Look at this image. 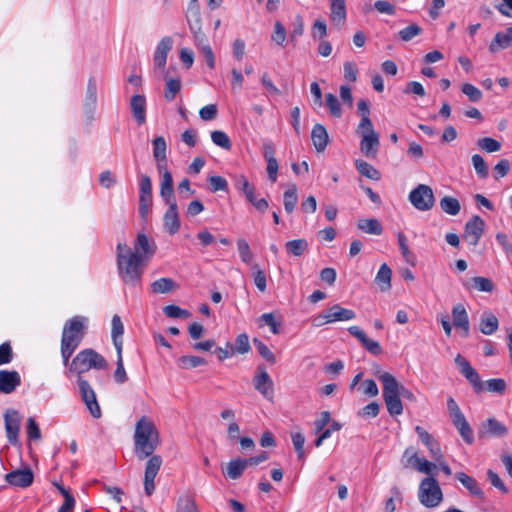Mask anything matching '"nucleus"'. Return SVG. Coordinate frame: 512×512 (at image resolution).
<instances>
[{
  "label": "nucleus",
  "mask_w": 512,
  "mask_h": 512,
  "mask_svg": "<svg viewBox=\"0 0 512 512\" xmlns=\"http://www.w3.org/2000/svg\"><path fill=\"white\" fill-rule=\"evenodd\" d=\"M153 157L157 164V169L162 172L167 166V143L163 136H157L152 141Z\"/></svg>",
  "instance_id": "393cba45"
},
{
  "label": "nucleus",
  "mask_w": 512,
  "mask_h": 512,
  "mask_svg": "<svg viewBox=\"0 0 512 512\" xmlns=\"http://www.w3.org/2000/svg\"><path fill=\"white\" fill-rule=\"evenodd\" d=\"M311 140L317 152H323L328 144L329 136L322 124H315L311 131Z\"/></svg>",
  "instance_id": "c85d7f7f"
},
{
  "label": "nucleus",
  "mask_w": 512,
  "mask_h": 512,
  "mask_svg": "<svg viewBox=\"0 0 512 512\" xmlns=\"http://www.w3.org/2000/svg\"><path fill=\"white\" fill-rule=\"evenodd\" d=\"M211 139L215 145H217L225 150H231V148H232V143H231L229 136L223 131H219V130L213 131L211 133Z\"/></svg>",
  "instance_id": "13d9d810"
},
{
  "label": "nucleus",
  "mask_w": 512,
  "mask_h": 512,
  "mask_svg": "<svg viewBox=\"0 0 512 512\" xmlns=\"http://www.w3.org/2000/svg\"><path fill=\"white\" fill-rule=\"evenodd\" d=\"M253 343L257 352L261 355L263 359H265L269 364L273 365L276 363V357L274 353L270 350V348L258 338L253 339Z\"/></svg>",
  "instance_id": "8fccbe9b"
},
{
  "label": "nucleus",
  "mask_w": 512,
  "mask_h": 512,
  "mask_svg": "<svg viewBox=\"0 0 512 512\" xmlns=\"http://www.w3.org/2000/svg\"><path fill=\"white\" fill-rule=\"evenodd\" d=\"M21 384V376L16 370H0V392L10 394Z\"/></svg>",
  "instance_id": "4be33fe9"
},
{
  "label": "nucleus",
  "mask_w": 512,
  "mask_h": 512,
  "mask_svg": "<svg viewBox=\"0 0 512 512\" xmlns=\"http://www.w3.org/2000/svg\"><path fill=\"white\" fill-rule=\"evenodd\" d=\"M391 276L392 270L386 263H383L375 277V282L380 287L381 291H388L391 288Z\"/></svg>",
  "instance_id": "4c0bfd02"
},
{
  "label": "nucleus",
  "mask_w": 512,
  "mask_h": 512,
  "mask_svg": "<svg viewBox=\"0 0 512 512\" xmlns=\"http://www.w3.org/2000/svg\"><path fill=\"white\" fill-rule=\"evenodd\" d=\"M331 323L337 321H349L356 317V313L347 308H343L340 304H334L328 308V316Z\"/></svg>",
  "instance_id": "473e14b6"
},
{
  "label": "nucleus",
  "mask_w": 512,
  "mask_h": 512,
  "mask_svg": "<svg viewBox=\"0 0 512 512\" xmlns=\"http://www.w3.org/2000/svg\"><path fill=\"white\" fill-rule=\"evenodd\" d=\"M164 227L170 235L176 234L180 229L178 206L168 207L163 217Z\"/></svg>",
  "instance_id": "7c9ffc66"
},
{
  "label": "nucleus",
  "mask_w": 512,
  "mask_h": 512,
  "mask_svg": "<svg viewBox=\"0 0 512 512\" xmlns=\"http://www.w3.org/2000/svg\"><path fill=\"white\" fill-rule=\"evenodd\" d=\"M159 432L152 420L142 416L135 427V455L139 460L151 456L159 445Z\"/></svg>",
  "instance_id": "20e7f679"
},
{
  "label": "nucleus",
  "mask_w": 512,
  "mask_h": 512,
  "mask_svg": "<svg viewBox=\"0 0 512 512\" xmlns=\"http://www.w3.org/2000/svg\"><path fill=\"white\" fill-rule=\"evenodd\" d=\"M163 312L167 317H170V318L187 319V318L191 317L190 311L183 309L174 304L165 306L163 308Z\"/></svg>",
  "instance_id": "6e6d98bb"
},
{
  "label": "nucleus",
  "mask_w": 512,
  "mask_h": 512,
  "mask_svg": "<svg viewBox=\"0 0 512 512\" xmlns=\"http://www.w3.org/2000/svg\"><path fill=\"white\" fill-rule=\"evenodd\" d=\"M508 434V428L502 422L496 418L491 417L481 423L478 431L480 439H486L490 437H505Z\"/></svg>",
  "instance_id": "4468645a"
},
{
  "label": "nucleus",
  "mask_w": 512,
  "mask_h": 512,
  "mask_svg": "<svg viewBox=\"0 0 512 512\" xmlns=\"http://www.w3.org/2000/svg\"><path fill=\"white\" fill-rule=\"evenodd\" d=\"M298 202V194L297 188L295 185H292L289 189H287L283 194V203L285 211L288 214H291Z\"/></svg>",
  "instance_id": "a18cd8bd"
},
{
  "label": "nucleus",
  "mask_w": 512,
  "mask_h": 512,
  "mask_svg": "<svg viewBox=\"0 0 512 512\" xmlns=\"http://www.w3.org/2000/svg\"><path fill=\"white\" fill-rule=\"evenodd\" d=\"M411 461L414 462V466L419 472L425 473L427 475H433L434 470L437 467L434 463L428 461L427 459L419 458L416 452L410 454L408 462Z\"/></svg>",
  "instance_id": "a19ab883"
},
{
  "label": "nucleus",
  "mask_w": 512,
  "mask_h": 512,
  "mask_svg": "<svg viewBox=\"0 0 512 512\" xmlns=\"http://www.w3.org/2000/svg\"><path fill=\"white\" fill-rule=\"evenodd\" d=\"M377 377L383 385V399L390 415L396 416L402 414L403 405L401 397L413 403L417 402L415 394L405 386L399 384L397 379L389 372H378Z\"/></svg>",
  "instance_id": "f03ea898"
},
{
  "label": "nucleus",
  "mask_w": 512,
  "mask_h": 512,
  "mask_svg": "<svg viewBox=\"0 0 512 512\" xmlns=\"http://www.w3.org/2000/svg\"><path fill=\"white\" fill-rule=\"evenodd\" d=\"M157 250V245L154 240L150 239L146 234L139 233L134 244V251L132 253H139L143 261H148Z\"/></svg>",
  "instance_id": "aec40b11"
},
{
  "label": "nucleus",
  "mask_w": 512,
  "mask_h": 512,
  "mask_svg": "<svg viewBox=\"0 0 512 512\" xmlns=\"http://www.w3.org/2000/svg\"><path fill=\"white\" fill-rule=\"evenodd\" d=\"M408 199L419 211H428L432 209L435 204L433 190L430 186L425 184H419L415 187L409 193Z\"/></svg>",
  "instance_id": "6e6552de"
},
{
  "label": "nucleus",
  "mask_w": 512,
  "mask_h": 512,
  "mask_svg": "<svg viewBox=\"0 0 512 512\" xmlns=\"http://www.w3.org/2000/svg\"><path fill=\"white\" fill-rule=\"evenodd\" d=\"M246 200L252 204L255 209L261 213H265L269 208V203L265 198H257L256 197V188L251 191H248L246 195H244Z\"/></svg>",
  "instance_id": "09e8293b"
},
{
  "label": "nucleus",
  "mask_w": 512,
  "mask_h": 512,
  "mask_svg": "<svg viewBox=\"0 0 512 512\" xmlns=\"http://www.w3.org/2000/svg\"><path fill=\"white\" fill-rule=\"evenodd\" d=\"M512 45V27L506 28L505 31L497 32L494 39L489 45V51L492 53L501 49H507Z\"/></svg>",
  "instance_id": "cd10ccee"
},
{
  "label": "nucleus",
  "mask_w": 512,
  "mask_h": 512,
  "mask_svg": "<svg viewBox=\"0 0 512 512\" xmlns=\"http://www.w3.org/2000/svg\"><path fill=\"white\" fill-rule=\"evenodd\" d=\"M97 103V85L94 78H89L87 84V90L84 100V110L87 114H92L95 110Z\"/></svg>",
  "instance_id": "72a5a7b5"
},
{
  "label": "nucleus",
  "mask_w": 512,
  "mask_h": 512,
  "mask_svg": "<svg viewBox=\"0 0 512 512\" xmlns=\"http://www.w3.org/2000/svg\"><path fill=\"white\" fill-rule=\"evenodd\" d=\"M251 349L248 335L245 333L239 334L235 339L234 353L245 354Z\"/></svg>",
  "instance_id": "e2e57ef3"
},
{
  "label": "nucleus",
  "mask_w": 512,
  "mask_h": 512,
  "mask_svg": "<svg viewBox=\"0 0 512 512\" xmlns=\"http://www.w3.org/2000/svg\"><path fill=\"white\" fill-rule=\"evenodd\" d=\"M472 164L479 178L485 179L489 175L488 165L484 158L479 154L472 156Z\"/></svg>",
  "instance_id": "864d4df0"
},
{
  "label": "nucleus",
  "mask_w": 512,
  "mask_h": 512,
  "mask_svg": "<svg viewBox=\"0 0 512 512\" xmlns=\"http://www.w3.org/2000/svg\"><path fill=\"white\" fill-rule=\"evenodd\" d=\"M257 375L253 379L254 388L267 400L274 397V384L263 365L257 367Z\"/></svg>",
  "instance_id": "ddd939ff"
},
{
  "label": "nucleus",
  "mask_w": 512,
  "mask_h": 512,
  "mask_svg": "<svg viewBox=\"0 0 512 512\" xmlns=\"http://www.w3.org/2000/svg\"><path fill=\"white\" fill-rule=\"evenodd\" d=\"M246 467L247 466L243 458L232 459L228 462L224 475L232 480L239 479Z\"/></svg>",
  "instance_id": "e433bc0d"
},
{
  "label": "nucleus",
  "mask_w": 512,
  "mask_h": 512,
  "mask_svg": "<svg viewBox=\"0 0 512 512\" xmlns=\"http://www.w3.org/2000/svg\"><path fill=\"white\" fill-rule=\"evenodd\" d=\"M463 285L469 290H477L480 292H492L494 290V283L486 277L476 276L472 277L468 282Z\"/></svg>",
  "instance_id": "c9c22d12"
},
{
  "label": "nucleus",
  "mask_w": 512,
  "mask_h": 512,
  "mask_svg": "<svg viewBox=\"0 0 512 512\" xmlns=\"http://www.w3.org/2000/svg\"><path fill=\"white\" fill-rule=\"evenodd\" d=\"M6 482L14 487L27 488L34 481V474L30 467L13 470L5 475Z\"/></svg>",
  "instance_id": "2eb2a0df"
},
{
  "label": "nucleus",
  "mask_w": 512,
  "mask_h": 512,
  "mask_svg": "<svg viewBox=\"0 0 512 512\" xmlns=\"http://www.w3.org/2000/svg\"><path fill=\"white\" fill-rule=\"evenodd\" d=\"M116 260L119 277L130 286L140 284L145 261L139 253H132L126 243H118L116 246Z\"/></svg>",
  "instance_id": "f257e3e1"
},
{
  "label": "nucleus",
  "mask_w": 512,
  "mask_h": 512,
  "mask_svg": "<svg viewBox=\"0 0 512 512\" xmlns=\"http://www.w3.org/2000/svg\"><path fill=\"white\" fill-rule=\"evenodd\" d=\"M186 18L189 27L193 26V28L196 29L198 25H201L200 7L197 0H191L189 2Z\"/></svg>",
  "instance_id": "ea45409f"
},
{
  "label": "nucleus",
  "mask_w": 512,
  "mask_h": 512,
  "mask_svg": "<svg viewBox=\"0 0 512 512\" xmlns=\"http://www.w3.org/2000/svg\"><path fill=\"white\" fill-rule=\"evenodd\" d=\"M499 327V321L496 315L490 311H484L481 314L479 322V330L484 335L494 334Z\"/></svg>",
  "instance_id": "c756f323"
},
{
  "label": "nucleus",
  "mask_w": 512,
  "mask_h": 512,
  "mask_svg": "<svg viewBox=\"0 0 512 512\" xmlns=\"http://www.w3.org/2000/svg\"><path fill=\"white\" fill-rule=\"evenodd\" d=\"M355 168L362 176L369 178L371 180L377 181L380 180L381 178L380 172L371 164L362 159L355 160Z\"/></svg>",
  "instance_id": "58836bf2"
},
{
  "label": "nucleus",
  "mask_w": 512,
  "mask_h": 512,
  "mask_svg": "<svg viewBox=\"0 0 512 512\" xmlns=\"http://www.w3.org/2000/svg\"><path fill=\"white\" fill-rule=\"evenodd\" d=\"M421 33H422V28L418 24L412 23L409 26L401 29L398 32V37L402 41L408 42V41L412 40L414 37L420 35Z\"/></svg>",
  "instance_id": "5fc2aeb1"
},
{
  "label": "nucleus",
  "mask_w": 512,
  "mask_h": 512,
  "mask_svg": "<svg viewBox=\"0 0 512 512\" xmlns=\"http://www.w3.org/2000/svg\"><path fill=\"white\" fill-rule=\"evenodd\" d=\"M461 91L468 97L471 102H478L482 99V92L476 86L465 83L462 85Z\"/></svg>",
  "instance_id": "338daca9"
},
{
  "label": "nucleus",
  "mask_w": 512,
  "mask_h": 512,
  "mask_svg": "<svg viewBox=\"0 0 512 512\" xmlns=\"http://www.w3.org/2000/svg\"><path fill=\"white\" fill-rule=\"evenodd\" d=\"M461 374L469 381L476 393L484 391V382L481 381L478 372L470 365V363L460 354L455 358Z\"/></svg>",
  "instance_id": "f8f14e48"
},
{
  "label": "nucleus",
  "mask_w": 512,
  "mask_h": 512,
  "mask_svg": "<svg viewBox=\"0 0 512 512\" xmlns=\"http://www.w3.org/2000/svg\"><path fill=\"white\" fill-rule=\"evenodd\" d=\"M177 364L181 369H191L207 364V361L200 356H181L177 360Z\"/></svg>",
  "instance_id": "de8ad7c7"
},
{
  "label": "nucleus",
  "mask_w": 512,
  "mask_h": 512,
  "mask_svg": "<svg viewBox=\"0 0 512 512\" xmlns=\"http://www.w3.org/2000/svg\"><path fill=\"white\" fill-rule=\"evenodd\" d=\"M291 439L293 446L295 448V451L297 453V457L299 460H303L305 457L304 452V444H305V437L301 432H295L291 434Z\"/></svg>",
  "instance_id": "680f3d73"
},
{
  "label": "nucleus",
  "mask_w": 512,
  "mask_h": 512,
  "mask_svg": "<svg viewBox=\"0 0 512 512\" xmlns=\"http://www.w3.org/2000/svg\"><path fill=\"white\" fill-rule=\"evenodd\" d=\"M173 47V39L170 36L163 37L157 44L154 52V65L159 69H164L167 62L169 51Z\"/></svg>",
  "instance_id": "b1692460"
},
{
  "label": "nucleus",
  "mask_w": 512,
  "mask_h": 512,
  "mask_svg": "<svg viewBox=\"0 0 512 512\" xmlns=\"http://www.w3.org/2000/svg\"><path fill=\"white\" fill-rule=\"evenodd\" d=\"M176 283L171 278H160L151 284V291L157 294H164L172 291L176 287Z\"/></svg>",
  "instance_id": "37998d69"
},
{
  "label": "nucleus",
  "mask_w": 512,
  "mask_h": 512,
  "mask_svg": "<svg viewBox=\"0 0 512 512\" xmlns=\"http://www.w3.org/2000/svg\"><path fill=\"white\" fill-rule=\"evenodd\" d=\"M477 146L488 153L497 152L501 149V143L491 137H484L477 140Z\"/></svg>",
  "instance_id": "603ef678"
},
{
  "label": "nucleus",
  "mask_w": 512,
  "mask_h": 512,
  "mask_svg": "<svg viewBox=\"0 0 512 512\" xmlns=\"http://www.w3.org/2000/svg\"><path fill=\"white\" fill-rule=\"evenodd\" d=\"M150 458L146 462L145 472H144V491L147 496H151L155 490L154 479L157 476L163 460L160 455L152 454L149 456Z\"/></svg>",
  "instance_id": "9d476101"
},
{
  "label": "nucleus",
  "mask_w": 512,
  "mask_h": 512,
  "mask_svg": "<svg viewBox=\"0 0 512 512\" xmlns=\"http://www.w3.org/2000/svg\"><path fill=\"white\" fill-rule=\"evenodd\" d=\"M87 328L88 318L84 316L77 315L65 322L61 336V357L64 366H68V361L81 344Z\"/></svg>",
  "instance_id": "7ed1b4c3"
},
{
  "label": "nucleus",
  "mask_w": 512,
  "mask_h": 512,
  "mask_svg": "<svg viewBox=\"0 0 512 512\" xmlns=\"http://www.w3.org/2000/svg\"><path fill=\"white\" fill-rule=\"evenodd\" d=\"M415 432L417 433L421 442L429 450L431 457L434 460L439 461L443 455H442V451H441L438 441L430 433H428L423 427H421L419 425L415 427Z\"/></svg>",
  "instance_id": "412c9836"
},
{
  "label": "nucleus",
  "mask_w": 512,
  "mask_h": 512,
  "mask_svg": "<svg viewBox=\"0 0 512 512\" xmlns=\"http://www.w3.org/2000/svg\"><path fill=\"white\" fill-rule=\"evenodd\" d=\"M348 332L357 338L361 345L372 355L378 356L383 352L380 343L369 338L359 326H350Z\"/></svg>",
  "instance_id": "6ab92c4d"
},
{
  "label": "nucleus",
  "mask_w": 512,
  "mask_h": 512,
  "mask_svg": "<svg viewBox=\"0 0 512 512\" xmlns=\"http://www.w3.org/2000/svg\"><path fill=\"white\" fill-rule=\"evenodd\" d=\"M124 325L119 315L115 314L111 320V338L116 351L123 350Z\"/></svg>",
  "instance_id": "2f4dec72"
},
{
  "label": "nucleus",
  "mask_w": 512,
  "mask_h": 512,
  "mask_svg": "<svg viewBox=\"0 0 512 512\" xmlns=\"http://www.w3.org/2000/svg\"><path fill=\"white\" fill-rule=\"evenodd\" d=\"M447 409L449 412L450 419L452 424L458 430L463 441L471 445L474 442V433L473 430L466 420L464 414L462 413L459 405L454 400L453 397H449L447 400Z\"/></svg>",
  "instance_id": "423d86ee"
},
{
  "label": "nucleus",
  "mask_w": 512,
  "mask_h": 512,
  "mask_svg": "<svg viewBox=\"0 0 512 512\" xmlns=\"http://www.w3.org/2000/svg\"><path fill=\"white\" fill-rule=\"evenodd\" d=\"M357 227L365 233L381 235L383 228L377 219H360Z\"/></svg>",
  "instance_id": "79ce46f5"
},
{
  "label": "nucleus",
  "mask_w": 512,
  "mask_h": 512,
  "mask_svg": "<svg viewBox=\"0 0 512 512\" xmlns=\"http://www.w3.org/2000/svg\"><path fill=\"white\" fill-rule=\"evenodd\" d=\"M4 421L8 442L16 445L19 441L18 435L21 422L19 412L15 409H8L4 415Z\"/></svg>",
  "instance_id": "dca6fc26"
},
{
  "label": "nucleus",
  "mask_w": 512,
  "mask_h": 512,
  "mask_svg": "<svg viewBox=\"0 0 512 512\" xmlns=\"http://www.w3.org/2000/svg\"><path fill=\"white\" fill-rule=\"evenodd\" d=\"M418 498L420 503L427 508L437 507L442 502L443 493L434 477H426L421 481Z\"/></svg>",
  "instance_id": "0eeeda50"
},
{
  "label": "nucleus",
  "mask_w": 512,
  "mask_h": 512,
  "mask_svg": "<svg viewBox=\"0 0 512 512\" xmlns=\"http://www.w3.org/2000/svg\"><path fill=\"white\" fill-rule=\"evenodd\" d=\"M181 89L180 79L169 78L166 80L164 97L167 101L175 99Z\"/></svg>",
  "instance_id": "3c124183"
},
{
  "label": "nucleus",
  "mask_w": 512,
  "mask_h": 512,
  "mask_svg": "<svg viewBox=\"0 0 512 512\" xmlns=\"http://www.w3.org/2000/svg\"><path fill=\"white\" fill-rule=\"evenodd\" d=\"M237 248L241 261L245 264H250L253 259V253L251 252L249 243L245 239H238Z\"/></svg>",
  "instance_id": "052dcab7"
},
{
  "label": "nucleus",
  "mask_w": 512,
  "mask_h": 512,
  "mask_svg": "<svg viewBox=\"0 0 512 512\" xmlns=\"http://www.w3.org/2000/svg\"><path fill=\"white\" fill-rule=\"evenodd\" d=\"M484 390L503 394L506 390V382L501 378L487 380L484 382Z\"/></svg>",
  "instance_id": "0e129e2a"
},
{
  "label": "nucleus",
  "mask_w": 512,
  "mask_h": 512,
  "mask_svg": "<svg viewBox=\"0 0 512 512\" xmlns=\"http://www.w3.org/2000/svg\"><path fill=\"white\" fill-rule=\"evenodd\" d=\"M453 326L462 330V336L468 337L470 334V322L466 308L463 304H456L452 308Z\"/></svg>",
  "instance_id": "5701e85b"
},
{
  "label": "nucleus",
  "mask_w": 512,
  "mask_h": 512,
  "mask_svg": "<svg viewBox=\"0 0 512 512\" xmlns=\"http://www.w3.org/2000/svg\"><path fill=\"white\" fill-rule=\"evenodd\" d=\"M439 205L442 211L451 216L457 215L461 209L460 202L458 201V199L451 196H444L440 200Z\"/></svg>",
  "instance_id": "c03bdc74"
},
{
  "label": "nucleus",
  "mask_w": 512,
  "mask_h": 512,
  "mask_svg": "<svg viewBox=\"0 0 512 512\" xmlns=\"http://www.w3.org/2000/svg\"><path fill=\"white\" fill-rule=\"evenodd\" d=\"M485 223L483 219L475 215L466 224L464 230V239L469 245L476 246L484 233Z\"/></svg>",
  "instance_id": "f3484780"
},
{
  "label": "nucleus",
  "mask_w": 512,
  "mask_h": 512,
  "mask_svg": "<svg viewBox=\"0 0 512 512\" xmlns=\"http://www.w3.org/2000/svg\"><path fill=\"white\" fill-rule=\"evenodd\" d=\"M325 97L331 116L340 118L342 116V108L338 98L333 93H327Z\"/></svg>",
  "instance_id": "bf43d9fd"
},
{
  "label": "nucleus",
  "mask_w": 512,
  "mask_h": 512,
  "mask_svg": "<svg viewBox=\"0 0 512 512\" xmlns=\"http://www.w3.org/2000/svg\"><path fill=\"white\" fill-rule=\"evenodd\" d=\"M77 383L79 386V392H80L82 401L85 403L90 414L94 418H100L102 415V412H101V408L98 404L95 391L90 386L89 382L83 378V376L79 375V378H77Z\"/></svg>",
  "instance_id": "1a4fd4ad"
},
{
  "label": "nucleus",
  "mask_w": 512,
  "mask_h": 512,
  "mask_svg": "<svg viewBox=\"0 0 512 512\" xmlns=\"http://www.w3.org/2000/svg\"><path fill=\"white\" fill-rule=\"evenodd\" d=\"M117 352L116 369L114 371V379L118 384H123L128 380L127 373L124 368L122 350Z\"/></svg>",
  "instance_id": "4d7b16f0"
},
{
  "label": "nucleus",
  "mask_w": 512,
  "mask_h": 512,
  "mask_svg": "<svg viewBox=\"0 0 512 512\" xmlns=\"http://www.w3.org/2000/svg\"><path fill=\"white\" fill-rule=\"evenodd\" d=\"M259 321L262 322L264 325H267L270 327V331L273 334H279L280 333V323L276 321L275 316L273 313H264L260 316Z\"/></svg>",
  "instance_id": "774afa93"
},
{
  "label": "nucleus",
  "mask_w": 512,
  "mask_h": 512,
  "mask_svg": "<svg viewBox=\"0 0 512 512\" xmlns=\"http://www.w3.org/2000/svg\"><path fill=\"white\" fill-rule=\"evenodd\" d=\"M130 109L137 124L143 125L146 122V98L144 95L135 94L130 100Z\"/></svg>",
  "instance_id": "bb28decb"
},
{
  "label": "nucleus",
  "mask_w": 512,
  "mask_h": 512,
  "mask_svg": "<svg viewBox=\"0 0 512 512\" xmlns=\"http://www.w3.org/2000/svg\"><path fill=\"white\" fill-rule=\"evenodd\" d=\"M330 19L335 24H344L346 20L345 0H331Z\"/></svg>",
  "instance_id": "f704fd0d"
},
{
  "label": "nucleus",
  "mask_w": 512,
  "mask_h": 512,
  "mask_svg": "<svg viewBox=\"0 0 512 512\" xmlns=\"http://www.w3.org/2000/svg\"><path fill=\"white\" fill-rule=\"evenodd\" d=\"M454 477L463 485V487L468 491V494L471 497L476 498L480 501H484L486 499L484 491L482 490L480 484L474 477L462 471L456 472L454 474Z\"/></svg>",
  "instance_id": "a211bd4d"
},
{
  "label": "nucleus",
  "mask_w": 512,
  "mask_h": 512,
  "mask_svg": "<svg viewBox=\"0 0 512 512\" xmlns=\"http://www.w3.org/2000/svg\"><path fill=\"white\" fill-rule=\"evenodd\" d=\"M211 192L228 191V182L225 178L218 175H213L208 178Z\"/></svg>",
  "instance_id": "69168bd1"
},
{
  "label": "nucleus",
  "mask_w": 512,
  "mask_h": 512,
  "mask_svg": "<svg viewBox=\"0 0 512 512\" xmlns=\"http://www.w3.org/2000/svg\"><path fill=\"white\" fill-rule=\"evenodd\" d=\"M66 367L68 368V371L66 372L67 376H69V373H74L77 375V378H79V375L82 376L83 373L91 369H107L108 362L94 349L86 348L77 353L71 362L68 361V366Z\"/></svg>",
  "instance_id": "39448f33"
},
{
  "label": "nucleus",
  "mask_w": 512,
  "mask_h": 512,
  "mask_svg": "<svg viewBox=\"0 0 512 512\" xmlns=\"http://www.w3.org/2000/svg\"><path fill=\"white\" fill-rule=\"evenodd\" d=\"M379 135L378 133H365L362 132V139L360 142V149L366 157H375L379 149Z\"/></svg>",
  "instance_id": "a878e982"
},
{
  "label": "nucleus",
  "mask_w": 512,
  "mask_h": 512,
  "mask_svg": "<svg viewBox=\"0 0 512 512\" xmlns=\"http://www.w3.org/2000/svg\"><path fill=\"white\" fill-rule=\"evenodd\" d=\"M152 205V183L148 175L141 174L139 178V214L146 218Z\"/></svg>",
  "instance_id": "9b49d317"
},
{
  "label": "nucleus",
  "mask_w": 512,
  "mask_h": 512,
  "mask_svg": "<svg viewBox=\"0 0 512 512\" xmlns=\"http://www.w3.org/2000/svg\"><path fill=\"white\" fill-rule=\"evenodd\" d=\"M308 242L306 239H294L286 242L285 248L287 252L293 256H301L308 249Z\"/></svg>",
  "instance_id": "49530a36"
}]
</instances>
